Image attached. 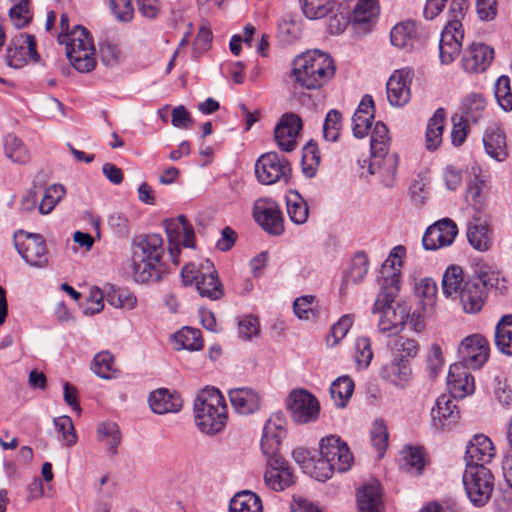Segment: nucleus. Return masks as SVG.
Listing matches in <instances>:
<instances>
[{"label":"nucleus","mask_w":512,"mask_h":512,"mask_svg":"<svg viewBox=\"0 0 512 512\" xmlns=\"http://www.w3.org/2000/svg\"><path fill=\"white\" fill-rule=\"evenodd\" d=\"M229 512H262L261 499L251 491L239 492L231 499Z\"/></svg>","instance_id":"43"},{"label":"nucleus","mask_w":512,"mask_h":512,"mask_svg":"<svg viewBox=\"0 0 512 512\" xmlns=\"http://www.w3.org/2000/svg\"><path fill=\"white\" fill-rule=\"evenodd\" d=\"M175 340L182 349L196 351L203 346L201 332L191 327H183L175 334Z\"/></svg>","instance_id":"55"},{"label":"nucleus","mask_w":512,"mask_h":512,"mask_svg":"<svg viewBox=\"0 0 512 512\" xmlns=\"http://www.w3.org/2000/svg\"><path fill=\"white\" fill-rule=\"evenodd\" d=\"M355 360L360 369H365L369 366L373 352L371 349V341L367 337H359L355 343Z\"/></svg>","instance_id":"62"},{"label":"nucleus","mask_w":512,"mask_h":512,"mask_svg":"<svg viewBox=\"0 0 512 512\" xmlns=\"http://www.w3.org/2000/svg\"><path fill=\"white\" fill-rule=\"evenodd\" d=\"M378 13L379 8L376 0H359L351 16L353 31L359 36L366 35L372 31Z\"/></svg>","instance_id":"23"},{"label":"nucleus","mask_w":512,"mask_h":512,"mask_svg":"<svg viewBox=\"0 0 512 512\" xmlns=\"http://www.w3.org/2000/svg\"><path fill=\"white\" fill-rule=\"evenodd\" d=\"M411 369L402 358L395 357L391 362L382 366L380 376L396 386H403L408 382Z\"/></svg>","instance_id":"36"},{"label":"nucleus","mask_w":512,"mask_h":512,"mask_svg":"<svg viewBox=\"0 0 512 512\" xmlns=\"http://www.w3.org/2000/svg\"><path fill=\"white\" fill-rule=\"evenodd\" d=\"M397 297H383L377 294L372 313L378 314V330L384 334L399 332L409 318V307L405 302L396 301Z\"/></svg>","instance_id":"7"},{"label":"nucleus","mask_w":512,"mask_h":512,"mask_svg":"<svg viewBox=\"0 0 512 512\" xmlns=\"http://www.w3.org/2000/svg\"><path fill=\"white\" fill-rule=\"evenodd\" d=\"M320 455L326 458L334 471H348L354 461L348 445L337 435H329L320 440Z\"/></svg>","instance_id":"14"},{"label":"nucleus","mask_w":512,"mask_h":512,"mask_svg":"<svg viewBox=\"0 0 512 512\" xmlns=\"http://www.w3.org/2000/svg\"><path fill=\"white\" fill-rule=\"evenodd\" d=\"M253 217L265 232L279 236L284 232V219L279 205L272 199L260 198L253 204Z\"/></svg>","instance_id":"15"},{"label":"nucleus","mask_w":512,"mask_h":512,"mask_svg":"<svg viewBox=\"0 0 512 512\" xmlns=\"http://www.w3.org/2000/svg\"><path fill=\"white\" fill-rule=\"evenodd\" d=\"M487 103L483 95L479 93L469 94L464 102V115L462 116L466 121L477 123L483 118Z\"/></svg>","instance_id":"49"},{"label":"nucleus","mask_w":512,"mask_h":512,"mask_svg":"<svg viewBox=\"0 0 512 512\" xmlns=\"http://www.w3.org/2000/svg\"><path fill=\"white\" fill-rule=\"evenodd\" d=\"M164 241L156 233L140 235L132 242L131 272L137 283L158 282L165 272Z\"/></svg>","instance_id":"1"},{"label":"nucleus","mask_w":512,"mask_h":512,"mask_svg":"<svg viewBox=\"0 0 512 512\" xmlns=\"http://www.w3.org/2000/svg\"><path fill=\"white\" fill-rule=\"evenodd\" d=\"M486 153L493 159L502 162L507 156L506 137L502 129L497 126L488 128L483 136Z\"/></svg>","instance_id":"35"},{"label":"nucleus","mask_w":512,"mask_h":512,"mask_svg":"<svg viewBox=\"0 0 512 512\" xmlns=\"http://www.w3.org/2000/svg\"><path fill=\"white\" fill-rule=\"evenodd\" d=\"M286 206L288 216L293 223L297 225L306 223L309 216V207L297 191L290 192L286 197Z\"/></svg>","instance_id":"41"},{"label":"nucleus","mask_w":512,"mask_h":512,"mask_svg":"<svg viewBox=\"0 0 512 512\" xmlns=\"http://www.w3.org/2000/svg\"><path fill=\"white\" fill-rule=\"evenodd\" d=\"M398 166V157L396 154H386L379 156L375 164V173H378L381 182L386 187H392L396 180V171Z\"/></svg>","instance_id":"46"},{"label":"nucleus","mask_w":512,"mask_h":512,"mask_svg":"<svg viewBox=\"0 0 512 512\" xmlns=\"http://www.w3.org/2000/svg\"><path fill=\"white\" fill-rule=\"evenodd\" d=\"M106 301L115 308L132 310L137 305L136 296L126 289L111 287L105 293Z\"/></svg>","instance_id":"52"},{"label":"nucleus","mask_w":512,"mask_h":512,"mask_svg":"<svg viewBox=\"0 0 512 512\" xmlns=\"http://www.w3.org/2000/svg\"><path fill=\"white\" fill-rule=\"evenodd\" d=\"M14 245L30 267L43 269L49 264L48 250L42 235L20 231L14 236Z\"/></svg>","instance_id":"10"},{"label":"nucleus","mask_w":512,"mask_h":512,"mask_svg":"<svg viewBox=\"0 0 512 512\" xmlns=\"http://www.w3.org/2000/svg\"><path fill=\"white\" fill-rule=\"evenodd\" d=\"M390 136L388 128L381 121L376 122L371 133L370 148H371V161L368 171L371 175L375 173V164L379 156L389 154Z\"/></svg>","instance_id":"32"},{"label":"nucleus","mask_w":512,"mask_h":512,"mask_svg":"<svg viewBox=\"0 0 512 512\" xmlns=\"http://www.w3.org/2000/svg\"><path fill=\"white\" fill-rule=\"evenodd\" d=\"M60 44L65 45L66 55L71 65L81 73L92 71L96 66L94 45L89 32L83 26H75L69 31V19L63 13L60 17Z\"/></svg>","instance_id":"3"},{"label":"nucleus","mask_w":512,"mask_h":512,"mask_svg":"<svg viewBox=\"0 0 512 512\" xmlns=\"http://www.w3.org/2000/svg\"><path fill=\"white\" fill-rule=\"evenodd\" d=\"M410 72L405 69L395 71L387 81V99L392 106L400 107L407 104L411 97Z\"/></svg>","instance_id":"24"},{"label":"nucleus","mask_w":512,"mask_h":512,"mask_svg":"<svg viewBox=\"0 0 512 512\" xmlns=\"http://www.w3.org/2000/svg\"><path fill=\"white\" fill-rule=\"evenodd\" d=\"M5 155L14 163L26 164L30 160V154L21 139L10 133L4 138Z\"/></svg>","instance_id":"47"},{"label":"nucleus","mask_w":512,"mask_h":512,"mask_svg":"<svg viewBox=\"0 0 512 512\" xmlns=\"http://www.w3.org/2000/svg\"><path fill=\"white\" fill-rule=\"evenodd\" d=\"M181 277L185 285L195 284L202 297L217 300L224 294L217 271L210 260H204L199 264H186L181 270Z\"/></svg>","instance_id":"6"},{"label":"nucleus","mask_w":512,"mask_h":512,"mask_svg":"<svg viewBox=\"0 0 512 512\" xmlns=\"http://www.w3.org/2000/svg\"><path fill=\"white\" fill-rule=\"evenodd\" d=\"M489 354L488 340L481 334H472L458 346V363L470 369H480L488 361Z\"/></svg>","instance_id":"12"},{"label":"nucleus","mask_w":512,"mask_h":512,"mask_svg":"<svg viewBox=\"0 0 512 512\" xmlns=\"http://www.w3.org/2000/svg\"><path fill=\"white\" fill-rule=\"evenodd\" d=\"M311 462V465L308 466L306 470L307 475L318 481H326L332 477L334 470L331 464L326 461L325 457L320 455V457L316 459L315 456H313Z\"/></svg>","instance_id":"60"},{"label":"nucleus","mask_w":512,"mask_h":512,"mask_svg":"<svg viewBox=\"0 0 512 512\" xmlns=\"http://www.w3.org/2000/svg\"><path fill=\"white\" fill-rule=\"evenodd\" d=\"M182 399L180 395L171 393L165 388L151 392L149 396V405L156 414L175 413L182 408Z\"/></svg>","instance_id":"33"},{"label":"nucleus","mask_w":512,"mask_h":512,"mask_svg":"<svg viewBox=\"0 0 512 512\" xmlns=\"http://www.w3.org/2000/svg\"><path fill=\"white\" fill-rule=\"evenodd\" d=\"M467 239L476 250L487 251L492 244V232L485 220L474 218L467 226Z\"/></svg>","instance_id":"34"},{"label":"nucleus","mask_w":512,"mask_h":512,"mask_svg":"<svg viewBox=\"0 0 512 512\" xmlns=\"http://www.w3.org/2000/svg\"><path fill=\"white\" fill-rule=\"evenodd\" d=\"M291 75L302 88L319 89L334 77V61L325 52L308 50L294 59Z\"/></svg>","instance_id":"2"},{"label":"nucleus","mask_w":512,"mask_h":512,"mask_svg":"<svg viewBox=\"0 0 512 512\" xmlns=\"http://www.w3.org/2000/svg\"><path fill=\"white\" fill-rule=\"evenodd\" d=\"M391 44L405 52H411L420 45L418 27L413 21L396 24L390 32Z\"/></svg>","instance_id":"28"},{"label":"nucleus","mask_w":512,"mask_h":512,"mask_svg":"<svg viewBox=\"0 0 512 512\" xmlns=\"http://www.w3.org/2000/svg\"><path fill=\"white\" fill-rule=\"evenodd\" d=\"M290 171V163L276 152L262 154L255 163L256 177L264 185H271L282 179L287 180Z\"/></svg>","instance_id":"13"},{"label":"nucleus","mask_w":512,"mask_h":512,"mask_svg":"<svg viewBox=\"0 0 512 512\" xmlns=\"http://www.w3.org/2000/svg\"><path fill=\"white\" fill-rule=\"evenodd\" d=\"M463 485L470 501L480 507L485 505L491 497L494 488L493 475L485 466H466Z\"/></svg>","instance_id":"9"},{"label":"nucleus","mask_w":512,"mask_h":512,"mask_svg":"<svg viewBox=\"0 0 512 512\" xmlns=\"http://www.w3.org/2000/svg\"><path fill=\"white\" fill-rule=\"evenodd\" d=\"M303 123L297 114L285 113L274 130L275 141L280 150L291 152L296 148Z\"/></svg>","instance_id":"19"},{"label":"nucleus","mask_w":512,"mask_h":512,"mask_svg":"<svg viewBox=\"0 0 512 512\" xmlns=\"http://www.w3.org/2000/svg\"><path fill=\"white\" fill-rule=\"evenodd\" d=\"M383 491L377 480H371L357 492L358 512H382Z\"/></svg>","instance_id":"29"},{"label":"nucleus","mask_w":512,"mask_h":512,"mask_svg":"<svg viewBox=\"0 0 512 512\" xmlns=\"http://www.w3.org/2000/svg\"><path fill=\"white\" fill-rule=\"evenodd\" d=\"M304 16L310 20L326 17L335 7V0H299Z\"/></svg>","instance_id":"48"},{"label":"nucleus","mask_w":512,"mask_h":512,"mask_svg":"<svg viewBox=\"0 0 512 512\" xmlns=\"http://www.w3.org/2000/svg\"><path fill=\"white\" fill-rule=\"evenodd\" d=\"M91 370L103 379H110L116 372L114 357L108 351L96 354L91 363Z\"/></svg>","instance_id":"53"},{"label":"nucleus","mask_w":512,"mask_h":512,"mask_svg":"<svg viewBox=\"0 0 512 512\" xmlns=\"http://www.w3.org/2000/svg\"><path fill=\"white\" fill-rule=\"evenodd\" d=\"M498 282L499 274L490 270L481 271L477 277L467 279L457 294L464 312L478 313L484 305L486 289L496 287Z\"/></svg>","instance_id":"8"},{"label":"nucleus","mask_w":512,"mask_h":512,"mask_svg":"<svg viewBox=\"0 0 512 512\" xmlns=\"http://www.w3.org/2000/svg\"><path fill=\"white\" fill-rule=\"evenodd\" d=\"M354 322V316L350 314L343 315L335 323L327 336V343L330 346L337 345L349 332Z\"/></svg>","instance_id":"59"},{"label":"nucleus","mask_w":512,"mask_h":512,"mask_svg":"<svg viewBox=\"0 0 512 512\" xmlns=\"http://www.w3.org/2000/svg\"><path fill=\"white\" fill-rule=\"evenodd\" d=\"M458 410L449 395H441L436 399L435 406L431 409L432 427L440 431L446 426L456 422Z\"/></svg>","instance_id":"30"},{"label":"nucleus","mask_w":512,"mask_h":512,"mask_svg":"<svg viewBox=\"0 0 512 512\" xmlns=\"http://www.w3.org/2000/svg\"><path fill=\"white\" fill-rule=\"evenodd\" d=\"M54 425L62 440L67 446H73L77 442V436L73 422L68 416H60L54 419Z\"/></svg>","instance_id":"63"},{"label":"nucleus","mask_w":512,"mask_h":512,"mask_svg":"<svg viewBox=\"0 0 512 512\" xmlns=\"http://www.w3.org/2000/svg\"><path fill=\"white\" fill-rule=\"evenodd\" d=\"M287 420L282 412L273 413L265 422L261 439L264 455L279 453L282 440L286 437Z\"/></svg>","instance_id":"18"},{"label":"nucleus","mask_w":512,"mask_h":512,"mask_svg":"<svg viewBox=\"0 0 512 512\" xmlns=\"http://www.w3.org/2000/svg\"><path fill=\"white\" fill-rule=\"evenodd\" d=\"M287 406L294 421L300 424L314 422L320 413V404L310 392L300 389L290 393Z\"/></svg>","instance_id":"16"},{"label":"nucleus","mask_w":512,"mask_h":512,"mask_svg":"<svg viewBox=\"0 0 512 512\" xmlns=\"http://www.w3.org/2000/svg\"><path fill=\"white\" fill-rule=\"evenodd\" d=\"M354 391V382L346 375L338 377L330 387V395L338 408H344Z\"/></svg>","instance_id":"44"},{"label":"nucleus","mask_w":512,"mask_h":512,"mask_svg":"<svg viewBox=\"0 0 512 512\" xmlns=\"http://www.w3.org/2000/svg\"><path fill=\"white\" fill-rule=\"evenodd\" d=\"M445 111L439 108L429 119L426 129V148L430 151L436 150L442 143V134L445 125Z\"/></svg>","instance_id":"38"},{"label":"nucleus","mask_w":512,"mask_h":512,"mask_svg":"<svg viewBox=\"0 0 512 512\" xmlns=\"http://www.w3.org/2000/svg\"><path fill=\"white\" fill-rule=\"evenodd\" d=\"M388 430L387 426L381 419H376L373 422V426L371 429V442L376 451L378 452V457L382 458L387 447H388Z\"/></svg>","instance_id":"56"},{"label":"nucleus","mask_w":512,"mask_h":512,"mask_svg":"<svg viewBox=\"0 0 512 512\" xmlns=\"http://www.w3.org/2000/svg\"><path fill=\"white\" fill-rule=\"evenodd\" d=\"M341 113L338 110H330L323 124V136L329 142H336L342 128Z\"/></svg>","instance_id":"57"},{"label":"nucleus","mask_w":512,"mask_h":512,"mask_svg":"<svg viewBox=\"0 0 512 512\" xmlns=\"http://www.w3.org/2000/svg\"><path fill=\"white\" fill-rule=\"evenodd\" d=\"M457 233L456 224L451 219L444 218L427 228L422 243L426 250H437L450 246L454 242Z\"/></svg>","instance_id":"20"},{"label":"nucleus","mask_w":512,"mask_h":512,"mask_svg":"<svg viewBox=\"0 0 512 512\" xmlns=\"http://www.w3.org/2000/svg\"><path fill=\"white\" fill-rule=\"evenodd\" d=\"M97 440L106 446L110 455H115L121 443V432L115 422H103L97 427Z\"/></svg>","instance_id":"40"},{"label":"nucleus","mask_w":512,"mask_h":512,"mask_svg":"<svg viewBox=\"0 0 512 512\" xmlns=\"http://www.w3.org/2000/svg\"><path fill=\"white\" fill-rule=\"evenodd\" d=\"M369 260L364 252H358L352 258L350 268L344 276L346 284H359L368 273Z\"/></svg>","instance_id":"50"},{"label":"nucleus","mask_w":512,"mask_h":512,"mask_svg":"<svg viewBox=\"0 0 512 512\" xmlns=\"http://www.w3.org/2000/svg\"><path fill=\"white\" fill-rule=\"evenodd\" d=\"M467 8V0H452L450 4L449 19L439 41V56L443 64L452 63L461 51L464 38L461 20L464 18Z\"/></svg>","instance_id":"5"},{"label":"nucleus","mask_w":512,"mask_h":512,"mask_svg":"<svg viewBox=\"0 0 512 512\" xmlns=\"http://www.w3.org/2000/svg\"><path fill=\"white\" fill-rule=\"evenodd\" d=\"M373 119L374 101L371 96L366 95L361 100L352 117L353 135L359 139L364 138L372 126Z\"/></svg>","instance_id":"31"},{"label":"nucleus","mask_w":512,"mask_h":512,"mask_svg":"<svg viewBox=\"0 0 512 512\" xmlns=\"http://www.w3.org/2000/svg\"><path fill=\"white\" fill-rule=\"evenodd\" d=\"M402 467L407 472L420 473L424 467V459L421 450L413 447L403 450Z\"/></svg>","instance_id":"61"},{"label":"nucleus","mask_w":512,"mask_h":512,"mask_svg":"<svg viewBox=\"0 0 512 512\" xmlns=\"http://www.w3.org/2000/svg\"><path fill=\"white\" fill-rule=\"evenodd\" d=\"M229 399L236 412L250 415L257 412L262 403L261 395L250 387H239L229 391Z\"/></svg>","instance_id":"27"},{"label":"nucleus","mask_w":512,"mask_h":512,"mask_svg":"<svg viewBox=\"0 0 512 512\" xmlns=\"http://www.w3.org/2000/svg\"><path fill=\"white\" fill-rule=\"evenodd\" d=\"M266 471L264 482L274 491H283L295 482V475L289 463L279 454L265 455Z\"/></svg>","instance_id":"17"},{"label":"nucleus","mask_w":512,"mask_h":512,"mask_svg":"<svg viewBox=\"0 0 512 512\" xmlns=\"http://www.w3.org/2000/svg\"><path fill=\"white\" fill-rule=\"evenodd\" d=\"M29 60H39L36 51V41L33 35H20L7 49L8 65L13 68H22Z\"/></svg>","instance_id":"22"},{"label":"nucleus","mask_w":512,"mask_h":512,"mask_svg":"<svg viewBox=\"0 0 512 512\" xmlns=\"http://www.w3.org/2000/svg\"><path fill=\"white\" fill-rule=\"evenodd\" d=\"M466 280L463 269L458 265L447 267L442 278V291L446 297L457 295Z\"/></svg>","instance_id":"45"},{"label":"nucleus","mask_w":512,"mask_h":512,"mask_svg":"<svg viewBox=\"0 0 512 512\" xmlns=\"http://www.w3.org/2000/svg\"><path fill=\"white\" fill-rule=\"evenodd\" d=\"M494 96L499 106L506 112L512 110V92L510 79L506 75L500 76L494 84Z\"/></svg>","instance_id":"54"},{"label":"nucleus","mask_w":512,"mask_h":512,"mask_svg":"<svg viewBox=\"0 0 512 512\" xmlns=\"http://www.w3.org/2000/svg\"><path fill=\"white\" fill-rule=\"evenodd\" d=\"M468 367L455 363L450 366L447 385L454 398H464L475 391L474 377L467 371Z\"/></svg>","instance_id":"25"},{"label":"nucleus","mask_w":512,"mask_h":512,"mask_svg":"<svg viewBox=\"0 0 512 512\" xmlns=\"http://www.w3.org/2000/svg\"><path fill=\"white\" fill-rule=\"evenodd\" d=\"M162 224L168 239L169 255L172 262L175 265H178L180 246L182 245L187 248L195 247L193 226L188 222L184 215H179L177 218L165 219Z\"/></svg>","instance_id":"11"},{"label":"nucleus","mask_w":512,"mask_h":512,"mask_svg":"<svg viewBox=\"0 0 512 512\" xmlns=\"http://www.w3.org/2000/svg\"><path fill=\"white\" fill-rule=\"evenodd\" d=\"M495 344L503 354L512 355V314L504 315L496 325Z\"/></svg>","instance_id":"42"},{"label":"nucleus","mask_w":512,"mask_h":512,"mask_svg":"<svg viewBox=\"0 0 512 512\" xmlns=\"http://www.w3.org/2000/svg\"><path fill=\"white\" fill-rule=\"evenodd\" d=\"M494 59V49L487 44L474 42L464 50L462 67L468 73L484 72Z\"/></svg>","instance_id":"21"},{"label":"nucleus","mask_w":512,"mask_h":512,"mask_svg":"<svg viewBox=\"0 0 512 512\" xmlns=\"http://www.w3.org/2000/svg\"><path fill=\"white\" fill-rule=\"evenodd\" d=\"M494 456L495 448L492 441L484 434L474 435L466 448V466H485Z\"/></svg>","instance_id":"26"},{"label":"nucleus","mask_w":512,"mask_h":512,"mask_svg":"<svg viewBox=\"0 0 512 512\" xmlns=\"http://www.w3.org/2000/svg\"><path fill=\"white\" fill-rule=\"evenodd\" d=\"M65 195L66 189L61 184H53L47 187L38 205L39 213L41 215L50 214Z\"/></svg>","instance_id":"51"},{"label":"nucleus","mask_w":512,"mask_h":512,"mask_svg":"<svg viewBox=\"0 0 512 512\" xmlns=\"http://www.w3.org/2000/svg\"><path fill=\"white\" fill-rule=\"evenodd\" d=\"M9 15L13 24L19 29L25 27L32 19L29 3H13Z\"/></svg>","instance_id":"64"},{"label":"nucleus","mask_w":512,"mask_h":512,"mask_svg":"<svg viewBox=\"0 0 512 512\" xmlns=\"http://www.w3.org/2000/svg\"><path fill=\"white\" fill-rule=\"evenodd\" d=\"M295 315L301 320H312L317 317L315 306V297L312 295H305L296 298L293 303Z\"/></svg>","instance_id":"58"},{"label":"nucleus","mask_w":512,"mask_h":512,"mask_svg":"<svg viewBox=\"0 0 512 512\" xmlns=\"http://www.w3.org/2000/svg\"><path fill=\"white\" fill-rule=\"evenodd\" d=\"M401 278L402 273H398L382 264L378 278L380 287L378 294H383V297H397L401 288Z\"/></svg>","instance_id":"39"},{"label":"nucleus","mask_w":512,"mask_h":512,"mask_svg":"<svg viewBox=\"0 0 512 512\" xmlns=\"http://www.w3.org/2000/svg\"><path fill=\"white\" fill-rule=\"evenodd\" d=\"M194 419L199 430L208 435L220 433L228 419L225 398L214 387L201 390L194 401Z\"/></svg>","instance_id":"4"},{"label":"nucleus","mask_w":512,"mask_h":512,"mask_svg":"<svg viewBox=\"0 0 512 512\" xmlns=\"http://www.w3.org/2000/svg\"><path fill=\"white\" fill-rule=\"evenodd\" d=\"M437 284L431 277H424L414 284V293L424 312L433 309L437 300Z\"/></svg>","instance_id":"37"}]
</instances>
